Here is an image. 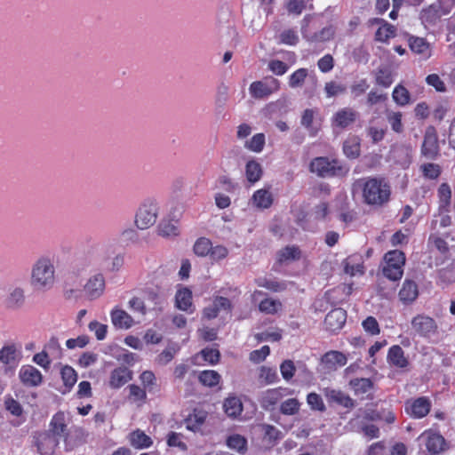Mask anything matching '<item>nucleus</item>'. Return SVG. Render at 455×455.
Segmentation results:
<instances>
[{
  "mask_svg": "<svg viewBox=\"0 0 455 455\" xmlns=\"http://www.w3.org/2000/svg\"><path fill=\"white\" fill-rule=\"evenodd\" d=\"M68 429L66 415L62 411L55 413L49 424V430L40 435L38 440V451L43 455H52L58 446L60 440L65 443L66 450H71L72 447L68 442Z\"/></svg>",
  "mask_w": 455,
  "mask_h": 455,
  "instance_id": "f257e3e1",
  "label": "nucleus"
},
{
  "mask_svg": "<svg viewBox=\"0 0 455 455\" xmlns=\"http://www.w3.org/2000/svg\"><path fill=\"white\" fill-rule=\"evenodd\" d=\"M58 275L54 260L50 256H40L31 266L30 284L38 291H51L57 283Z\"/></svg>",
  "mask_w": 455,
  "mask_h": 455,
  "instance_id": "f03ea898",
  "label": "nucleus"
},
{
  "mask_svg": "<svg viewBox=\"0 0 455 455\" xmlns=\"http://www.w3.org/2000/svg\"><path fill=\"white\" fill-rule=\"evenodd\" d=\"M355 187L362 189L363 200L369 205L381 206L390 198V186L382 178L360 179Z\"/></svg>",
  "mask_w": 455,
  "mask_h": 455,
  "instance_id": "7ed1b4c3",
  "label": "nucleus"
},
{
  "mask_svg": "<svg viewBox=\"0 0 455 455\" xmlns=\"http://www.w3.org/2000/svg\"><path fill=\"white\" fill-rule=\"evenodd\" d=\"M318 25V20L315 16L307 15L302 20L300 31L303 38L308 43H323L333 37L335 31L332 26L323 28L316 32L315 29Z\"/></svg>",
  "mask_w": 455,
  "mask_h": 455,
  "instance_id": "20e7f679",
  "label": "nucleus"
},
{
  "mask_svg": "<svg viewBox=\"0 0 455 455\" xmlns=\"http://www.w3.org/2000/svg\"><path fill=\"white\" fill-rule=\"evenodd\" d=\"M385 265L383 267V275L392 281H397L402 278L403 274V266L405 264L404 253L398 250L389 251L384 257Z\"/></svg>",
  "mask_w": 455,
  "mask_h": 455,
  "instance_id": "39448f33",
  "label": "nucleus"
},
{
  "mask_svg": "<svg viewBox=\"0 0 455 455\" xmlns=\"http://www.w3.org/2000/svg\"><path fill=\"white\" fill-rule=\"evenodd\" d=\"M158 204L153 199L145 200L139 207L135 215V224L140 229H147L153 226L157 219Z\"/></svg>",
  "mask_w": 455,
  "mask_h": 455,
  "instance_id": "423d86ee",
  "label": "nucleus"
},
{
  "mask_svg": "<svg viewBox=\"0 0 455 455\" xmlns=\"http://www.w3.org/2000/svg\"><path fill=\"white\" fill-rule=\"evenodd\" d=\"M310 170L322 177L339 176L347 172V169L337 161H330L326 157H316L310 164Z\"/></svg>",
  "mask_w": 455,
  "mask_h": 455,
  "instance_id": "0eeeda50",
  "label": "nucleus"
},
{
  "mask_svg": "<svg viewBox=\"0 0 455 455\" xmlns=\"http://www.w3.org/2000/svg\"><path fill=\"white\" fill-rule=\"evenodd\" d=\"M158 296L151 289L142 290L137 295L132 297L128 301V307L134 313L144 316L148 314V307L147 302L157 304Z\"/></svg>",
  "mask_w": 455,
  "mask_h": 455,
  "instance_id": "6e6552de",
  "label": "nucleus"
},
{
  "mask_svg": "<svg viewBox=\"0 0 455 455\" xmlns=\"http://www.w3.org/2000/svg\"><path fill=\"white\" fill-rule=\"evenodd\" d=\"M293 393L294 391L288 387L269 388L260 393L259 403L263 409L273 411L283 397L291 395Z\"/></svg>",
  "mask_w": 455,
  "mask_h": 455,
  "instance_id": "1a4fd4ad",
  "label": "nucleus"
},
{
  "mask_svg": "<svg viewBox=\"0 0 455 455\" xmlns=\"http://www.w3.org/2000/svg\"><path fill=\"white\" fill-rule=\"evenodd\" d=\"M411 327L416 334L424 338H431L438 332L435 320L423 314L417 315L412 318Z\"/></svg>",
  "mask_w": 455,
  "mask_h": 455,
  "instance_id": "9d476101",
  "label": "nucleus"
},
{
  "mask_svg": "<svg viewBox=\"0 0 455 455\" xmlns=\"http://www.w3.org/2000/svg\"><path fill=\"white\" fill-rule=\"evenodd\" d=\"M279 88V81L274 77H270L264 81L253 82L251 84L249 91L253 98L263 99L277 92Z\"/></svg>",
  "mask_w": 455,
  "mask_h": 455,
  "instance_id": "9b49d317",
  "label": "nucleus"
},
{
  "mask_svg": "<svg viewBox=\"0 0 455 455\" xmlns=\"http://www.w3.org/2000/svg\"><path fill=\"white\" fill-rule=\"evenodd\" d=\"M20 383L28 388L37 387L42 385L44 377L42 372L30 364L22 365L18 372Z\"/></svg>",
  "mask_w": 455,
  "mask_h": 455,
  "instance_id": "f8f14e48",
  "label": "nucleus"
},
{
  "mask_svg": "<svg viewBox=\"0 0 455 455\" xmlns=\"http://www.w3.org/2000/svg\"><path fill=\"white\" fill-rule=\"evenodd\" d=\"M105 277L101 273L92 275L84 286L85 297L90 300L99 299L105 291Z\"/></svg>",
  "mask_w": 455,
  "mask_h": 455,
  "instance_id": "ddd939ff",
  "label": "nucleus"
},
{
  "mask_svg": "<svg viewBox=\"0 0 455 455\" xmlns=\"http://www.w3.org/2000/svg\"><path fill=\"white\" fill-rule=\"evenodd\" d=\"M419 440L425 443L428 452L431 454H438L443 450L445 443L444 438L437 432L428 429L424 431Z\"/></svg>",
  "mask_w": 455,
  "mask_h": 455,
  "instance_id": "4468645a",
  "label": "nucleus"
},
{
  "mask_svg": "<svg viewBox=\"0 0 455 455\" xmlns=\"http://www.w3.org/2000/svg\"><path fill=\"white\" fill-rule=\"evenodd\" d=\"M431 409V402L427 397H419L410 400L405 404L406 412L415 418L422 419L428 414Z\"/></svg>",
  "mask_w": 455,
  "mask_h": 455,
  "instance_id": "2eb2a0df",
  "label": "nucleus"
},
{
  "mask_svg": "<svg viewBox=\"0 0 455 455\" xmlns=\"http://www.w3.org/2000/svg\"><path fill=\"white\" fill-rule=\"evenodd\" d=\"M25 300V290L22 287H11L4 299V305L9 310H18L24 306Z\"/></svg>",
  "mask_w": 455,
  "mask_h": 455,
  "instance_id": "dca6fc26",
  "label": "nucleus"
},
{
  "mask_svg": "<svg viewBox=\"0 0 455 455\" xmlns=\"http://www.w3.org/2000/svg\"><path fill=\"white\" fill-rule=\"evenodd\" d=\"M408 45L410 50L423 60H428L432 56L430 44L423 37L409 36Z\"/></svg>",
  "mask_w": 455,
  "mask_h": 455,
  "instance_id": "f3484780",
  "label": "nucleus"
},
{
  "mask_svg": "<svg viewBox=\"0 0 455 455\" xmlns=\"http://www.w3.org/2000/svg\"><path fill=\"white\" fill-rule=\"evenodd\" d=\"M232 304L227 298L219 296L216 297L212 303L204 309V317L207 319H213L218 316L220 312L226 311L230 312Z\"/></svg>",
  "mask_w": 455,
  "mask_h": 455,
  "instance_id": "a211bd4d",
  "label": "nucleus"
},
{
  "mask_svg": "<svg viewBox=\"0 0 455 455\" xmlns=\"http://www.w3.org/2000/svg\"><path fill=\"white\" fill-rule=\"evenodd\" d=\"M347 313L344 309L338 307L330 311L324 319V324L327 330L331 331H339L345 324Z\"/></svg>",
  "mask_w": 455,
  "mask_h": 455,
  "instance_id": "6ab92c4d",
  "label": "nucleus"
},
{
  "mask_svg": "<svg viewBox=\"0 0 455 455\" xmlns=\"http://www.w3.org/2000/svg\"><path fill=\"white\" fill-rule=\"evenodd\" d=\"M112 324L121 330H128L135 324L133 317L125 310L114 307L110 312Z\"/></svg>",
  "mask_w": 455,
  "mask_h": 455,
  "instance_id": "aec40b11",
  "label": "nucleus"
},
{
  "mask_svg": "<svg viewBox=\"0 0 455 455\" xmlns=\"http://www.w3.org/2000/svg\"><path fill=\"white\" fill-rule=\"evenodd\" d=\"M419 296V287L415 281L405 279L398 292L400 301L404 305L413 303Z\"/></svg>",
  "mask_w": 455,
  "mask_h": 455,
  "instance_id": "412c9836",
  "label": "nucleus"
},
{
  "mask_svg": "<svg viewBox=\"0 0 455 455\" xmlns=\"http://www.w3.org/2000/svg\"><path fill=\"white\" fill-rule=\"evenodd\" d=\"M322 364L329 371H336L347 363V356L339 351H329L322 357Z\"/></svg>",
  "mask_w": 455,
  "mask_h": 455,
  "instance_id": "4be33fe9",
  "label": "nucleus"
},
{
  "mask_svg": "<svg viewBox=\"0 0 455 455\" xmlns=\"http://www.w3.org/2000/svg\"><path fill=\"white\" fill-rule=\"evenodd\" d=\"M343 267L344 272L350 276L363 275L364 274L363 257L359 254L347 257L343 261Z\"/></svg>",
  "mask_w": 455,
  "mask_h": 455,
  "instance_id": "5701e85b",
  "label": "nucleus"
},
{
  "mask_svg": "<svg viewBox=\"0 0 455 455\" xmlns=\"http://www.w3.org/2000/svg\"><path fill=\"white\" fill-rule=\"evenodd\" d=\"M437 153L438 139L436 132L434 128H428L422 145V154L428 158H434Z\"/></svg>",
  "mask_w": 455,
  "mask_h": 455,
  "instance_id": "b1692460",
  "label": "nucleus"
},
{
  "mask_svg": "<svg viewBox=\"0 0 455 455\" xmlns=\"http://www.w3.org/2000/svg\"><path fill=\"white\" fill-rule=\"evenodd\" d=\"M357 117V112L350 108H344L337 111L332 116V125L346 128L353 124Z\"/></svg>",
  "mask_w": 455,
  "mask_h": 455,
  "instance_id": "393cba45",
  "label": "nucleus"
},
{
  "mask_svg": "<svg viewBox=\"0 0 455 455\" xmlns=\"http://www.w3.org/2000/svg\"><path fill=\"white\" fill-rule=\"evenodd\" d=\"M442 17V13L440 12L438 6L435 4L422 9L419 14V19L425 28L435 25Z\"/></svg>",
  "mask_w": 455,
  "mask_h": 455,
  "instance_id": "a878e982",
  "label": "nucleus"
},
{
  "mask_svg": "<svg viewBox=\"0 0 455 455\" xmlns=\"http://www.w3.org/2000/svg\"><path fill=\"white\" fill-rule=\"evenodd\" d=\"M132 379V372L126 367H119L112 371L109 378V386L120 388Z\"/></svg>",
  "mask_w": 455,
  "mask_h": 455,
  "instance_id": "bb28decb",
  "label": "nucleus"
},
{
  "mask_svg": "<svg viewBox=\"0 0 455 455\" xmlns=\"http://www.w3.org/2000/svg\"><path fill=\"white\" fill-rule=\"evenodd\" d=\"M251 204L259 209H267L273 204V196L268 188L256 190L251 197Z\"/></svg>",
  "mask_w": 455,
  "mask_h": 455,
  "instance_id": "cd10ccee",
  "label": "nucleus"
},
{
  "mask_svg": "<svg viewBox=\"0 0 455 455\" xmlns=\"http://www.w3.org/2000/svg\"><path fill=\"white\" fill-rule=\"evenodd\" d=\"M387 362L397 368H405L409 363L408 359L404 355V351L398 345L392 346L388 349Z\"/></svg>",
  "mask_w": 455,
  "mask_h": 455,
  "instance_id": "c85d7f7f",
  "label": "nucleus"
},
{
  "mask_svg": "<svg viewBox=\"0 0 455 455\" xmlns=\"http://www.w3.org/2000/svg\"><path fill=\"white\" fill-rule=\"evenodd\" d=\"M129 441L131 445L136 449H146L153 443L151 437L140 429L130 434Z\"/></svg>",
  "mask_w": 455,
  "mask_h": 455,
  "instance_id": "c756f323",
  "label": "nucleus"
},
{
  "mask_svg": "<svg viewBox=\"0 0 455 455\" xmlns=\"http://www.w3.org/2000/svg\"><path fill=\"white\" fill-rule=\"evenodd\" d=\"M318 112L314 109H306L301 117V124L309 132L310 135H316L319 124L315 121Z\"/></svg>",
  "mask_w": 455,
  "mask_h": 455,
  "instance_id": "7c9ffc66",
  "label": "nucleus"
},
{
  "mask_svg": "<svg viewBox=\"0 0 455 455\" xmlns=\"http://www.w3.org/2000/svg\"><path fill=\"white\" fill-rule=\"evenodd\" d=\"M18 362V351L15 345H5L0 349V363L5 365H16Z\"/></svg>",
  "mask_w": 455,
  "mask_h": 455,
  "instance_id": "2f4dec72",
  "label": "nucleus"
},
{
  "mask_svg": "<svg viewBox=\"0 0 455 455\" xmlns=\"http://www.w3.org/2000/svg\"><path fill=\"white\" fill-rule=\"evenodd\" d=\"M225 412L228 417L236 418L243 411V403L239 397L230 395L226 398L223 404Z\"/></svg>",
  "mask_w": 455,
  "mask_h": 455,
  "instance_id": "473e14b6",
  "label": "nucleus"
},
{
  "mask_svg": "<svg viewBox=\"0 0 455 455\" xmlns=\"http://www.w3.org/2000/svg\"><path fill=\"white\" fill-rule=\"evenodd\" d=\"M176 307L183 311H188L192 307V292L188 288L178 290L175 296Z\"/></svg>",
  "mask_w": 455,
  "mask_h": 455,
  "instance_id": "72a5a7b5",
  "label": "nucleus"
},
{
  "mask_svg": "<svg viewBox=\"0 0 455 455\" xmlns=\"http://www.w3.org/2000/svg\"><path fill=\"white\" fill-rule=\"evenodd\" d=\"M325 395L329 400L335 402L344 407L349 408L354 405L353 400L345 393L339 390L326 389Z\"/></svg>",
  "mask_w": 455,
  "mask_h": 455,
  "instance_id": "f704fd0d",
  "label": "nucleus"
},
{
  "mask_svg": "<svg viewBox=\"0 0 455 455\" xmlns=\"http://www.w3.org/2000/svg\"><path fill=\"white\" fill-rule=\"evenodd\" d=\"M262 167L259 163L251 160L246 164L245 175L246 179L251 183L259 181L262 177Z\"/></svg>",
  "mask_w": 455,
  "mask_h": 455,
  "instance_id": "c9c22d12",
  "label": "nucleus"
},
{
  "mask_svg": "<svg viewBox=\"0 0 455 455\" xmlns=\"http://www.w3.org/2000/svg\"><path fill=\"white\" fill-rule=\"evenodd\" d=\"M343 151L349 158H356L360 155V139L356 136L347 138L343 145Z\"/></svg>",
  "mask_w": 455,
  "mask_h": 455,
  "instance_id": "e433bc0d",
  "label": "nucleus"
},
{
  "mask_svg": "<svg viewBox=\"0 0 455 455\" xmlns=\"http://www.w3.org/2000/svg\"><path fill=\"white\" fill-rule=\"evenodd\" d=\"M282 302L279 299L267 298L260 301L259 309L267 315H275L282 309Z\"/></svg>",
  "mask_w": 455,
  "mask_h": 455,
  "instance_id": "4c0bfd02",
  "label": "nucleus"
},
{
  "mask_svg": "<svg viewBox=\"0 0 455 455\" xmlns=\"http://www.w3.org/2000/svg\"><path fill=\"white\" fill-rule=\"evenodd\" d=\"M60 375L66 387L63 393L70 391L77 381V374L76 371L71 366L66 365L61 368Z\"/></svg>",
  "mask_w": 455,
  "mask_h": 455,
  "instance_id": "58836bf2",
  "label": "nucleus"
},
{
  "mask_svg": "<svg viewBox=\"0 0 455 455\" xmlns=\"http://www.w3.org/2000/svg\"><path fill=\"white\" fill-rule=\"evenodd\" d=\"M393 100L401 107L406 106L411 101L409 91L402 84H397L392 92Z\"/></svg>",
  "mask_w": 455,
  "mask_h": 455,
  "instance_id": "ea45409f",
  "label": "nucleus"
},
{
  "mask_svg": "<svg viewBox=\"0 0 455 455\" xmlns=\"http://www.w3.org/2000/svg\"><path fill=\"white\" fill-rule=\"evenodd\" d=\"M386 116L391 129L396 132L401 133L403 131V124L402 122L403 115L399 111L387 110Z\"/></svg>",
  "mask_w": 455,
  "mask_h": 455,
  "instance_id": "a19ab883",
  "label": "nucleus"
},
{
  "mask_svg": "<svg viewBox=\"0 0 455 455\" xmlns=\"http://www.w3.org/2000/svg\"><path fill=\"white\" fill-rule=\"evenodd\" d=\"M259 380L264 385L274 384L278 381V375L275 369L261 366L259 371Z\"/></svg>",
  "mask_w": 455,
  "mask_h": 455,
  "instance_id": "79ce46f5",
  "label": "nucleus"
},
{
  "mask_svg": "<svg viewBox=\"0 0 455 455\" xmlns=\"http://www.w3.org/2000/svg\"><path fill=\"white\" fill-rule=\"evenodd\" d=\"M198 378L199 381L207 387H215L220 380V375L213 370L201 371Z\"/></svg>",
  "mask_w": 455,
  "mask_h": 455,
  "instance_id": "37998d69",
  "label": "nucleus"
},
{
  "mask_svg": "<svg viewBox=\"0 0 455 455\" xmlns=\"http://www.w3.org/2000/svg\"><path fill=\"white\" fill-rule=\"evenodd\" d=\"M265 142V135L263 133H257L245 142L244 147L252 152L260 153L264 148Z\"/></svg>",
  "mask_w": 455,
  "mask_h": 455,
  "instance_id": "c03bdc74",
  "label": "nucleus"
},
{
  "mask_svg": "<svg viewBox=\"0 0 455 455\" xmlns=\"http://www.w3.org/2000/svg\"><path fill=\"white\" fill-rule=\"evenodd\" d=\"M394 82L392 71L387 68H379L376 73V84L384 87H389Z\"/></svg>",
  "mask_w": 455,
  "mask_h": 455,
  "instance_id": "a18cd8bd",
  "label": "nucleus"
},
{
  "mask_svg": "<svg viewBox=\"0 0 455 455\" xmlns=\"http://www.w3.org/2000/svg\"><path fill=\"white\" fill-rule=\"evenodd\" d=\"M227 445L239 453H244L247 447V442L244 437L240 435H232L227 440Z\"/></svg>",
  "mask_w": 455,
  "mask_h": 455,
  "instance_id": "49530a36",
  "label": "nucleus"
},
{
  "mask_svg": "<svg viewBox=\"0 0 455 455\" xmlns=\"http://www.w3.org/2000/svg\"><path fill=\"white\" fill-rule=\"evenodd\" d=\"M387 127L385 126H377L372 124V121L370 122V125L366 129L367 136L371 140L373 143H379L381 141L386 134Z\"/></svg>",
  "mask_w": 455,
  "mask_h": 455,
  "instance_id": "de8ad7c7",
  "label": "nucleus"
},
{
  "mask_svg": "<svg viewBox=\"0 0 455 455\" xmlns=\"http://www.w3.org/2000/svg\"><path fill=\"white\" fill-rule=\"evenodd\" d=\"M212 244V242L208 238L201 237L195 243L194 251L197 256L200 257L209 256Z\"/></svg>",
  "mask_w": 455,
  "mask_h": 455,
  "instance_id": "09e8293b",
  "label": "nucleus"
},
{
  "mask_svg": "<svg viewBox=\"0 0 455 455\" xmlns=\"http://www.w3.org/2000/svg\"><path fill=\"white\" fill-rule=\"evenodd\" d=\"M395 28L391 24L384 22V24L378 28L375 36L378 41L386 42L395 36Z\"/></svg>",
  "mask_w": 455,
  "mask_h": 455,
  "instance_id": "8fccbe9b",
  "label": "nucleus"
},
{
  "mask_svg": "<svg viewBox=\"0 0 455 455\" xmlns=\"http://www.w3.org/2000/svg\"><path fill=\"white\" fill-rule=\"evenodd\" d=\"M205 417L204 411H195V413L187 419V428L194 432L197 431L204 424Z\"/></svg>",
  "mask_w": 455,
  "mask_h": 455,
  "instance_id": "3c124183",
  "label": "nucleus"
},
{
  "mask_svg": "<svg viewBox=\"0 0 455 455\" xmlns=\"http://www.w3.org/2000/svg\"><path fill=\"white\" fill-rule=\"evenodd\" d=\"M299 402L296 398H289L280 404V412L284 415H294L299 410Z\"/></svg>",
  "mask_w": 455,
  "mask_h": 455,
  "instance_id": "603ef678",
  "label": "nucleus"
},
{
  "mask_svg": "<svg viewBox=\"0 0 455 455\" xmlns=\"http://www.w3.org/2000/svg\"><path fill=\"white\" fill-rule=\"evenodd\" d=\"M350 386L355 394H364L371 388L372 382L370 379H355L350 380Z\"/></svg>",
  "mask_w": 455,
  "mask_h": 455,
  "instance_id": "864d4df0",
  "label": "nucleus"
},
{
  "mask_svg": "<svg viewBox=\"0 0 455 455\" xmlns=\"http://www.w3.org/2000/svg\"><path fill=\"white\" fill-rule=\"evenodd\" d=\"M202 358L210 364H215L220 360V352L215 348H204L196 356V360Z\"/></svg>",
  "mask_w": 455,
  "mask_h": 455,
  "instance_id": "5fc2aeb1",
  "label": "nucleus"
},
{
  "mask_svg": "<svg viewBox=\"0 0 455 455\" xmlns=\"http://www.w3.org/2000/svg\"><path fill=\"white\" fill-rule=\"evenodd\" d=\"M307 76V68H299L294 71L289 77V85L291 88H297L303 84L306 77Z\"/></svg>",
  "mask_w": 455,
  "mask_h": 455,
  "instance_id": "6e6d98bb",
  "label": "nucleus"
},
{
  "mask_svg": "<svg viewBox=\"0 0 455 455\" xmlns=\"http://www.w3.org/2000/svg\"><path fill=\"white\" fill-rule=\"evenodd\" d=\"M423 176L426 179L435 180L441 173V168L436 164L427 163L420 166Z\"/></svg>",
  "mask_w": 455,
  "mask_h": 455,
  "instance_id": "4d7b16f0",
  "label": "nucleus"
},
{
  "mask_svg": "<svg viewBox=\"0 0 455 455\" xmlns=\"http://www.w3.org/2000/svg\"><path fill=\"white\" fill-rule=\"evenodd\" d=\"M4 403L5 409L8 411H10V413H12L13 416L19 417L22 414V412H23L22 406L12 396L6 395L4 397Z\"/></svg>",
  "mask_w": 455,
  "mask_h": 455,
  "instance_id": "13d9d810",
  "label": "nucleus"
},
{
  "mask_svg": "<svg viewBox=\"0 0 455 455\" xmlns=\"http://www.w3.org/2000/svg\"><path fill=\"white\" fill-rule=\"evenodd\" d=\"M346 86L337 82H328L325 84L324 92L327 98H331L344 93Z\"/></svg>",
  "mask_w": 455,
  "mask_h": 455,
  "instance_id": "bf43d9fd",
  "label": "nucleus"
},
{
  "mask_svg": "<svg viewBox=\"0 0 455 455\" xmlns=\"http://www.w3.org/2000/svg\"><path fill=\"white\" fill-rule=\"evenodd\" d=\"M307 402L312 410L319 411H323L325 410V405L322 397L316 393H309L307 396Z\"/></svg>",
  "mask_w": 455,
  "mask_h": 455,
  "instance_id": "052dcab7",
  "label": "nucleus"
},
{
  "mask_svg": "<svg viewBox=\"0 0 455 455\" xmlns=\"http://www.w3.org/2000/svg\"><path fill=\"white\" fill-rule=\"evenodd\" d=\"M438 281L443 284L455 282V269L452 267L440 269L438 272Z\"/></svg>",
  "mask_w": 455,
  "mask_h": 455,
  "instance_id": "680f3d73",
  "label": "nucleus"
},
{
  "mask_svg": "<svg viewBox=\"0 0 455 455\" xmlns=\"http://www.w3.org/2000/svg\"><path fill=\"white\" fill-rule=\"evenodd\" d=\"M228 255V250L224 245L217 244L213 246L212 244V249L209 253V257L211 259L214 261H219L224 259Z\"/></svg>",
  "mask_w": 455,
  "mask_h": 455,
  "instance_id": "e2e57ef3",
  "label": "nucleus"
},
{
  "mask_svg": "<svg viewBox=\"0 0 455 455\" xmlns=\"http://www.w3.org/2000/svg\"><path fill=\"white\" fill-rule=\"evenodd\" d=\"M89 330L95 333L97 339L103 340L108 332V326L97 321H92L89 323Z\"/></svg>",
  "mask_w": 455,
  "mask_h": 455,
  "instance_id": "0e129e2a",
  "label": "nucleus"
},
{
  "mask_svg": "<svg viewBox=\"0 0 455 455\" xmlns=\"http://www.w3.org/2000/svg\"><path fill=\"white\" fill-rule=\"evenodd\" d=\"M158 230L159 234L164 237H171L178 235L177 227L170 221H164L160 223Z\"/></svg>",
  "mask_w": 455,
  "mask_h": 455,
  "instance_id": "69168bd1",
  "label": "nucleus"
},
{
  "mask_svg": "<svg viewBox=\"0 0 455 455\" xmlns=\"http://www.w3.org/2000/svg\"><path fill=\"white\" fill-rule=\"evenodd\" d=\"M280 371L283 379L289 381L294 376L295 372L293 362L291 360H285L280 365Z\"/></svg>",
  "mask_w": 455,
  "mask_h": 455,
  "instance_id": "338daca9",
  "label": "nucleus"
},
{
  "mask_svg": "<svg viewBox=\"0 0 455 455\" xmlns=\"http://www.w3.org/2000/svg\"><path fill=\"white\" fill-rule=\"evenodd\" d=\"M426 82L428 85L434 87L437 92H443L446 91L443 81L436 74L428 75L426 77Z\"/></svg>",
  "mask_w": 455,
  "mask_h": 455,
  "instance_id": "774afa93",
  "label": "nucleus"
}]
</instances>
